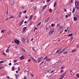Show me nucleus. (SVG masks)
Returning a JSON list of instances; mask_svg holds the SVG:
<instances>
[{
    "mask_svg": "<svg viewBox=\"0 0 79 79\" xmlns=\"http://www.w3.org/2000/svg\"><path fill=\"white\" fill-rule=\"evenodd\" d=\"M65 17H66V18H68V15H66L65 16Z\"/></svg>",
    "mask_w": 79,
    "mask_h": 79,
    "instance_id": "0e129e2a",
    "label": "nucleus"
},
{
    "mask_svg": "<svg viewBox=\"0 0 79 79\" xmlns=\"http://www.w3.org/2000/svg\"><path fill=\"white\" fill-rule=\"evenodd\" d=\"M23 22H24V20H22V21L20 22V23H23Z\"/></svg>",
    "mask_w": 79,
    "mask_h": 79,
    "instance_id": "5fc2aeb1",
    "label": "nucleus"
},
{
    "mask_svg": "<svg viewBox=\"0 0 79 79\" xmlns=\"http://www.w3.org/2000/svg\"><path fill=\"white\" fill-rule=\"evenodd\" d=\"M33 16L32 15H31V16L30 17V19H31V18H32V17Z\"/></svg>",
    "mask_w": 79,
    "mask_h": 79,
    "instance_id": "864d4df0",
    "label": "nucleus"
},
{
    "mask_svg": "<svg viewBox=\"0 0 79 79\" xmlns=\"http://www.w3.org/2000/svg\"><path fill=\"white\" fill-rule=\"evenodd\" d=\"M20 60H24V56H22L20 58Z\"/></svg>",
    "mask_w": 79,
    "mask_h": 79,
    "instance_id": "0eeeda50",
    "label": "nucleus"
},
{
    "mask_svg": "<svg viewBox=\"0 0 79 79\" xmlns=\"http://www.w3.org/2000/svg\"><path fill=\"white\" fill-rule=\"evenodd\" d=\"M76 50L73 49L72 51V53H74V52H76Z\"/></svg>",
    "mask_w": 79,
    "mask_h": 79,
    "instance_id": "aec40b11",
    "label": "nucleus"
},
{
    "mask_svg": "<svg viewBox=\"0 0 79 79\" xmlns=\"http://www.w3.org/2000/svg\"><path fill=\"white\" fill-rule=\"evenodd\" d=\"M75 10H76V7H74L73 8V11L72 12V13H74V12H75Z\"/></svg>",
    "mask_w": 79,
    "mask_h": 79,
    "instance_id": "9b49d317",
    "label": "nucleus"
},
{
    "mask_svg": "<svg viewBox=\"0 0 79 79\" xmlns=\"http://www.w3.org/2000/svg\"><path fill=\"white\" fill-rule=\"evenodd\" d=\"M9 66H11V63H9Z\"/></svg>",
    "mask_w": 79,
    "mask_h": 79,
    "instance_id": "680f3d73",
    "label": "nucleus"
},
{
    "mask_svg": "<svg viewBox=\"0 0 79 79\" xmlns=\"http://www.w3.org/2000/svg\"><path fill=\"white\" fill-rule=\"evenodd\" d=\"M50 18L49 17H48V18H47V19L48 20H49V19H50Z\"/></svg>",
    "mask_w": 79,
    "mask_h": 79,
    "instance_id": "6e6d98bb",
    "label": "nucleus"
},
{
    "mask_svg": "<svg viewBox=\"0 0 79 79\" xmlns=\"http://www.w3.org/2000/svg\"><path fill=\"white\" fill-rule=\"evenodd\" d=\"M19 18H21V15H19Z\"/></svg>",
    "mask_w": 79,
    "mask_h": 79,
    "instance_id": "13d9d810",
    "label": "nucleus"
},
{
    "mask_svg": "<svg viewBox=\"0 0 79 79\" xmlns=\"http://www.w3.org/2000/svg\"><path fill=\"white\" fill-rule=\"evenodd\" d=\"M6 78H7V79H9L10 77H8V76H7Z\"/></svg>",
    "mask_w": 79,
    "mask_h": 79,
    "instance_id": "bf43d9fd",
    "label": "nucleus"
},
{
    "mask_svg": "<svg viewBox=\"0 0 79 79\" xmlns=\"http://www.w3.org/2000/svg\"><path fill=\"white\" fill-rule=\"evenodd\" d=\"M41 22H39L37 25V27H39L41 24Z\"/></svg>",
    "mask_w": 79,
    "mask_h": 79,
    "instance_id": "6e6552de",
    "label": "nucleus"
},
{
    "mask_svg": "<svg viewBox=\"0 0 79 79\" xmlns=\"http://www.w3.org/2000/svg\"><path fill=\"white\" fill-rule=\"evenodd\" d=\"M34 61H35V63H37V60L35 59V60H34Z\"/></svg>",
    "mask_w": 79,
    "mask_h": 79,
    "instance_id": "e433bc0d",
    "label": "nucleus"
},
{
    "mask_svg": "<svg viewBox=\"0 0 79 79\" xmlns=\"http://www.w3.org/2000/svg\"><path fill=\"white\" fill-rule=\"evenodd\" d=\"M33 9H34V11H35L36 10H37V7H34V6H33Z\"/></svg>",
    "mask_w": 79,
    "mask_h": 79,
    "instance_id": "5701e85b",
    "label": "nucleus"
},
{
    "mask_svg": "<svg viewBox=\"0 0 79 79\" xmlns=\"http://www.w3.org/2000/svg\"><path fill=\"white\" fill-rule=\"evenodd\" d=\"M48 58V56H46V57H45L44 58V60H46V59H47V58Z\"/></svg>",
    "mask_w": 79,
    "mask_h": 79,
    "instance_id": "79ce46f5",
    "label": "nucleus"
},
{
    "mask_svg": "<svg viewBox=\"0 0 79 79\" xmlns=\"http://www.w3.org/2000/svg\"><path fill=\"white\" fill-rule=\"evenodd\" d=\"M54 26V23H52L51 24L52 27H53Z\"/></svg>",
    "mask_w": 79,
    "mask_h": 79,
    "instance_id": "37998d69",
    "label": "nucleus"
},
{
    "mask_svg": "<svg viewBox=\"0 0 79 79\" xmlns=\"http://www.w3.org/2000/svg\"><path fill=\"white\" fill-rule=\"evenodd\" d=\"M73 3V1L72 0L70 2V3Z\"/></svg>",
    "mask_w": 79,
    "mask_h": 79,
    "instance_id": "4d7b16f0",
    "label": "nucleus"
},
{
    "mask_svg": "<svg viewBox=\"0 0 79 79\" xmlns=\"http://www.w3.org/2000/svg\"><path fill=\"white\" fill-rule=\"evenodd\" d=\"M50 28L48 27H45V29H46V31H47V30H48V29H49Z\"/></svg>",
    "mask_w": 79,
    "mask_h": 79,
    "instance_id": "c85d7f7f",
    "label": "nucleus"
},
{
    "mask_svg": "<svg viewBox=\"0 0 79 79\" xmlns=\"http://www.w3.org/2000/svg\"><path fill=\"white\" fill-rule=\"evenodd\" d=\"M67 48H64L63 50H62L63 51V52H64V50H66V49Z\"/></svg>",
    "mask_w": 79,
    "mask_h": 79,
    "instance_id": "72a5a7b5",
    "label": "nucleus"
},
{
    "mask_svg": "<svg viewBox=\"0 0 79 79\" xmlns=\"http://www.w3.org/2000/svg\"><path fill=\"white\" fill-rule=\"evenodd\" d=\"M60 68L62 69H64V66H62Z\"/></svg>",
    "mask_w": 79,
    "mask_h": 79,
    "instance_id": "8fccbe9b",
    "label": "nucleus"
},
{
    "mask_svg": "<svg viewBox=\"0 0 79 79\" xmlns=\"http://www.w3.org/2000/svg\"><path fill=\"white\" fill-rule=\"evenodd\" d=\"M64 71V70H63V69H62L61 71H60V73H63Z\"/></svg>",
    "mask_w": 79,
    "mask_h": 79,
    "instance_id": "a878e982",
    "label": "nucleus"
},
{
    "mask_svg": "<svg viewBox=\"0 0 79 79\" xmlns=\"http://www.w3.org/2000/svg\"><path fill=\"white\" fill-rule=\"evenodd\" d=\"M48 20L47 19L44 21L45 23H47V22H48Z\"/></svg>",
    "mask_w": 79,
    "mask_h": 79,
    "instance_id": "4468645a",
    "label": "nucleus"
},
{
    "mask_svg": "<svg viewBox=\"0 0 79 79\" xmlns=\"http://www.w3.org/2000/svg\"><path fill=\"white\" fill-rule=\"evenodd\" d=\"M51 60H52L51 58H48L46 60V61H51Z\"/></svg>",
    "mask_w": 79,
    "mask_h": 79,
    "instance_id": "f8f14e48",
    "label": "nucleus"
},
{
    "mask_svg": "<svg viewBox=\"0 0 79 79\" xmlns=\"http://www.w3.org/2000/svg\"><path fill=\"white\" fill-rule=\"evenodd\" d=\"M15 76H16L15 77H16V79H18V75H15Z\"/></svg>",
    "mask_w": 79,
    "mask_h": 79,
    "instance_id": "7c9ffc66",
    "label": "nucleus"
},
{
    "mask_svg": "<svg viewBox=\"0 0 79 79\" xmlns=\"http://www.w3.org/2000/svg\"><path fill=\"white\" fill-rule=\"evenodd\" d=\"M60 29H63V26H62L60 25V27H59Z\"/></svg>",
    "mask_w": 79,
    "mask_h": 79,
    "instance_id": "2f4dec72",
    "label": "nucleus"
},
{
    "mask_svg": "<svg viewBox=\"0 0 79 79\" xmlns=\"http://www.w3.org/2000/svg\"><path fill=\"white\" fill-rule=\"evenodd\" d=\"M10 17L9 18V19H10V18H13L14 17H15V16H12V15H10Z\"/></svg>",
    "mask_w": 79,
    "mask_h": 79,
    "instance_id": "dca6fc26",
    "label": "nucleus"
},
{
    "mask_svg": "<svg viewBox=\"0 0 79 79\" xmlns=\"http://www.w3.org/2000/svg\"><path fill=\"white\" fill-rule=\"evenodd\" d=\"M43 59V57L42 56L40 57L39 58H38V63H40L41 61H42V60Z\"/></svg>",
    "mask_w": 79,
    "mask_h": 79,
    "instance_id": "7ed1b4c3",
    "label": "nucleus"
},
{
    "mask_svg": "<svg viewBox=\"0 0 79 79\" xmlns=\"http://www.w3.org/2000/svg\"><path fill=\"white\" fill-rule=\"evenodd\" d=\"M76 76H77V77H79V74H77H77H76Z\"/></svg>",
    "mask_w": 79,
    "mask_h": 79,
    "instance_id": "a18cd8bd",
    "label": "nucleus"
},
{
    "mask_svg": "<svg viewBox=\"0 0 79 79\" xmlns=\"http://www.w3.org/2000/svg\"><path fill=\"white\" fill-rule=\"evenodd\" d=\"M3 67H0V70L2 69H3Z\"/></svg>",
    "mask_w": 79,
    "mask_h": 79,
    "instance_id": "49530a36",
    "label": "nucleus"
},
{
    "mask_svg": "<svg viewBox=\"0 0 79 79\" xmlns=\"http://www.w3.org/2000/svg\"><path fill=\"white\" fill-rule=\"evenodd\" d=\"M31 76H32V77H34V75H33V74H31Z\"/></svg>",
    "mask_w": 79,
    "mask_h": 79,
    "instance_id": "338daca9",
    "label": "nucleus"
},
{
    "mask_svg": "<svg viewBox=\"0 0 79 79\" xmlns=\"http://www.w3.org/2000/svg\"><path fill=\"white\" fill-rule=\"evenodd\" d=\"M61 50H62V48L58 49L56 52V53H58V52H60V51H61Z\"/></svg>",
    "mask_w": 79,
    "mask_h": 79,
    "instance_id": "39448f33",
    "label": "nucleus"
},
{
    "mask_svg": "<svg viewBox=\"0 0 79 79\" xmlns=\"http://www.w3.org/2000/svg\"><path fill=\"white\" fill-rule=\"evenodd\" d=\"M23 13H22V12H20L19 13V15H22Z\"/></svg>",
    "mask_w": 79,
    "mask_h": 79,
    "instance_id": "473e14b6",
    "label": "nucleus"
},
{
    "mask_svg": "<svg viewBox=\"0 0 79 79\" xmlns=\"http://www.w3.org/2000/svg\"><path fill=\"white\" fill-rule=\"evenodd\" d=\"M56 3H57V2L56 1L54 4V6L55 7L56 6Z\"/></svg>",
    "mask_w": 79,
    "mask_h": 79,
    "instance_id": "ddd939ff",
    "label": "nucleus"
},
{
    "mask_svg": "<svg viewBox=\"0 0 79 79\" xmlns=\"http://www.w3.org/2000/svg\"><path fill=\"white\" fill-rule=\"evenodd\" d=\"M75 6L77 10H79V3L77 1L75 2Z\"/></svg>",
    "mask_w": 79,
    "mask_h": 79,
    "instance_id": "f257e3e1",
    "label": "nucleus"
},
{
    "mask_svg": "<svg viewBox=\"0 0 79 79\" xmlns=\"http://www.w3.org/2000/svg\"><path fill=\"white\" fill-rule=\"evenodd\" d=\"M33 23V22H30V23H29L30 26H31V25Z\"/></svg>",
    "mask_w": 79,
    "mask_h": 79,
    "instance_id": "58836bf2",
    "label": "nucleus"
},
{
    "mask_svg": "<svg viewBox=\"0 0 79 79\" xmlns=\"http://www.w3.org/2000/svg\"><path fill=\"white\" fill-rule=\"evenodd\" d=\"M14 42L15 43L17 44H19V41L16 39H15V40H14Z\"/></svg>",
    "mask_w": 79,
    "mask_h": 79,
    "instance_id": "20e7f679",
    "label": "nucleus"
},
{
    "mask_svg": "<svg viewBox=\"0 0 79 79\" xmlns=\"http://www.w3.org/2000/svg\"><path fill=\"white\" fill-rule=\"evenodd\" d=\"M66 73L65 72L62 75V76L64 77V76H66Z\"/></svg>",
    "mask_w": 79,
    "mask_h": 79,
    "instance_id": "6ab92c4d",
    "label": "nucleus"
},
{
    "mask_svg": "<svg viewBox=\"0 0 79 79\" xmlns=\"http://www.w3.org/2000/svg\"><path fill=\"white\" fill-rule=\"evenodd\" d=\"M73 19L74 21H77V18L76 17H74Z\"/></svg>",
    "mask_w": 79,
    "mask_h": 79,
    "instance_id": "423d86ee",
    "label": "nucleus"
},
{
    "mask_svg": "<svg viewBox=\"0 0 79 79\" xmlns=\"http://www.w3.org/2000/svg\"><path fill=\"white\" fill-rule=\"evenodd\" d=\"M2 54H3V55H5L6 56V55H7L6 54H5V52H2Z\"/></svg>",
    "mask_w": 79,
    "mask_h": 79,
    "instance_id": "bb28decb",
    "label": "nucleus"
},
{
    "mask_svg": "<svg viewBox=\"0 0 79 79\" xmlns=\"http://www.w3.org/2000/svg\"><path fill=\"white\" fill-rule=\"evenodd\" d=\"M14 70H15V66H13L12 68V70L14 71Z\"/></svg>",
    "mask_w": 79,
    "mask_h": 79,
    "instance_id": "f3484780",
    "label": "nucleus"
},
{
    "mask_svg": "<svg viewBox=\"0 0 79 79\" xmlns=\"http://www.w3.org/2000/svg\"><path fill=\"white\" fill-rule=\"evenodd\" d=\"M20 68H19V67H18V71L19 70H20Z\"/></svg>",
    "mask_w": 79,
    "mask_h": 79,
    "instance_id": "e2e57ef3",
    "label": "nucleus"
},
{
    "mask_svg": "<svg viewBox=\"0 0 79 79\" xmlns=\"http://www.w3.org/2000/svg\"><path fill=\"white\" fill-rule=\"evenodd\" d=\"M63 77V75H62V76L60 77V79H62Z\"/></svg>",
    "mask_w": 79,
    "mask_h": 79,
    "instance_id": "c756f323",
    "label": "nucleus"
},
{
    "mask_svg": "<svg viewBox=\"0 0 79 79\" xmlns=\"http://www.w3.org/2000/svg\"><path fill=\"white\" fill-rule=\"evenodd\" d=\"M68 53V52H64L63 54L64 55H66V53Z\"/></svg>",
    "mask_w": 79,
    "mask_h": 79,
    "instance_id": "f704fd0d",
    "label": "nucleus"
},
{
    "mask_svg": "<svg viewBox=\"0 0 79 79\" xmlns=\"http://www.w3.org/2000/svg\"><path fill=\"white\" fill-rule=\"evenodd\" d=\"M6 53H8L9 52V49L8 48L6 50Z\"/></svg>",
    "mask_w": 79,
    "mask_h": 79,
    "instance_id": "cd10ccee",
    "label": "nucleus"
},
{
    "mask_svg": "<svg viewBox=\"0 0 79 79\" xmlns=\"http://www.w3.org/2000/svg\"><path fill=\"white\" fill-rule=\"evenodd\" d=\"M22 24H23V23H22L21 22H20L19 24V27L21 26V25H22Z\"/></svg>",
    "mask_w": 79,
    "mask_h": 79,
    "instance_id": "393cba45",
    "label": "nucleus"
},
{
    "mask_svg": "<svg viewBox=\"0 0 79 79\" xmlns=\"http://www.w3.org/2000/svg\"><path fill=\"white\" fill-rule=\"evenodd\" d=\"M22 50H23V52H26V50H25V49H24L22 48Z\"/></svg>",
    "mask_w": 79,
    "mask_h": 79,
    "instance_id": "ea45409f",
    "label": "nucleus"
},
{
    "mask_svg": "<svg viewBox=\"0 0 79 79\" xmlns=\"http://www.w3.org/2000/svg\"><path fill=\"white\" fill-rule=\"evenodd\" d=\"M64 10L65 12L67 11V10H66V9H64Z\"/></svg>",
    "mask_w": 79,
    "mask_h": 79,
    "instance_id": "3c124183",
    "label": "nucleus"
},
{
    "mask_svg": "<svg viewBox=\"0 0 79 79\" xmlns=\"http://www.w3.org/2000/svg\"><path fill=\"white\" fill-rule=\"evenodd\" d=\"M25 19H28V17L27 16H25Z\"/></svg>",
    "mask_w": 79,
    "mask_h": 79,
    "instance_id": "a19ab883",
    "label": "nucleus"
},
{
    "mask_svg": "<svg viewBox=\"0 0 79 79\" xmlns=\"http://www.w3.org/2000/svg\"><path fill=\"white\" fill-rule=\"evenodd\" d=\"M74 38H73V37L72 36L71 38L70 39V41H72V40H73Z\"/></svg>",
    "mask_w": 79,
    "mask_h": 79,
    "instance_id": "2eb2a0df",
    "label": "nucleus"
},
{
    "mask_svg": "<svg viewBox=\"0 0 79 79\" xmlns=\"http://www.w3.org/2000/svg\"><path fill=\"white\" fill-rule=\"evenodd\" d=\"M60 26V24H58L56 26V27H58Z\"/></svg>",
    "mask_w": 79,
    "mask_h": 79,
    "instance_id": "b1692460",
    "label": "nucleus"
},
{
    "mask_svg": "<svg viewBox=\"0 0 79 79\" xmlns=\"http://www.w3.org/2000/svg\"><path fill=\"white\" fill-rule=\"evenodd\" d=\"M63 50H62L61 51H60V52L59 54H60V53H62V52H63Z\"/></svg>",
    "mask_w": 79,
    "mask_h": 79,
    "instance_id": "4c0bfd02",
    "label": "nucleus"
},
{
    "mask_svg": "<svg viewBox=\"0 0 79 79\" xmlns=\"http://www.w3.org/2000/svg\"><path fill=\"white\" fill-rule=\"evenodd\" d=\"M5 31V30H3L1 31V32L2 34H3V33H4Z\"/></svg>",
    "mask_w": 79,
    "mask_h": 79,
    "instance_id": "a211bd4d",
    "label": "nucleus"
},
{
    "mask_svg": "<svg viewBox=\"0 0 79 79\" xmlns=\"http://www.w3.org/2000/svg\"><path fill=\"white\" fill-rule=\"evenodd\" d=\"M72 35H73V34H69L68 35V36H72Z\"/></svg>",
    "mask_w": 79,
    "mask_h": 79,
    "instance_id": "c9c22d12",
    "label": "nucleus"
},
{
    "mask_svg": "<svg viewBox=\"0 0 79 79\" xmlns=\"http://www.w3.org/2000/svg\"><path fill=\"white\" fill-rule=\"evenodd\" d=\"M27 77H26V76H25L23 79H27Z\"/></svg>",
    "mask_w": 79,
    "mask_h": 79,
    "instance_id": "09e8293b",
    "label": "nucleus"
},
{
    "mask_svg": "<svg viewBox=\"0 0 79 79\" xmlns=\"http://www.w3.org/2000/svg\"><path fill=\"white\" fill-rule=\"evenodd\" d=\"M70 29V28H69V27H67L68 30V29Z\"/></svg>",
    "mask_w": 79,
    "mask_h": 79,
    "instance_id": "774afa93",
    "label": "nucleus"
},
{
    "mask_svg": "<svg viewBox=\"0 0 79 79\" xmlns=\"http://www.w3.org/2000/svg\"><path fill=\"white\" fill-rule=\"evenodd\" d=\"M47 2H50V0H47Z\"/></svg>",
    "mask_w": 79,
    "mask_h": 79,
    "instance_id": "69168bd1",
    "label": "nucleus"
},
{
    "mask_svg": "<svg viewBox=\"0 0 79 79\" xmlns=\"http://www.w3.org/2000/svg\"><path fill=\"white\" fill-rule=\"evenodd\" d=\"M54 31L55 30L53 29H51L48 34V35H51L53 33V32H54Z\"/></svg>",
    "mask_w": 79,
    "mask_h": 79,
    "instance_id": "f03ea898",
    "label": "nucleus"
},
{
    "mask_svg": "<svg viewBox=\"0 0 79 79\" xmlns=\"http://www.w3.org/2000/svg\"><path fill=\"white\" fill-rule=\"evenodd\" d=\"M47 8V5H45L42 8V10H45Z\"/></svg>",
    "mask_w": 79,
    "mask_h": 79,
    "instance_id": "1a4fd4ad",
    "label": "nucleus"
},
{
    "mask_svg": "<svg viewBox=\"0 0 79 79\" xmlns=\"http://www.w3.org/2000/svg\"><path fill=\"white\" fill-rule=\"evenodd\" d=\"M49 10L50 13H52V10L51 9H50Z\"/></svg>",
    "mask_w": 79,
    "mask_h": 79,
    "instance_id": "412c9836",
    "label": "nucleus"
},
{
    "mask_svg": "<svg viewBox=\"0 0 79 79\" xmlns=\"http://www.w3.org/2000/svg\"><path fill=\"white\" fill-rule=\"evenodd\" d=\"M17 60H14L13 61L14 63H16V62H17Z\"/></svg>",
    "mask_w": 79,
    "mask_h": 79,
    "instance_id": "c03bdc74",
    "label": "nucleus"
},
{
    "mask_svg": "<svg viewBox=\"0 0 79 79\" xmlns=\"http://www.w3.org/2000/svg\"><path fill=\"white\" fill-rule=\"evenodd\" d=\"M27 12V10H25V11H23L24 13H26Z\"/></svg>",
    "mask_w": 79,
    "mask_h": 79,
    "instance_id": "603ef678",
    "label": "nucleus"
},
{
    "mask_svg": "<svg viewBox=\"0 0 79 79\" xmlns=\"http://www.w3.org/2000/svg\"><path fill=\"white\" fill-rule=\"evenodd\" d=\"M3 62H5V60H2L0 61V64H2V63H3Z\"/></svg>",
    "mask_w": 79,
    "mask_h": 79,
    "instance_id": "4be33fe9",
    "label": "nucleus"
},
{
    "mask_svg": "<svg viewBox=\"0 0 79 79\" xmlns=\"http://www.w3.org/2000/svg\"><path fill=\"white\" fill-rule=\"evenodd\" d=\"M27 29V27H24L23 29V31L24 32L25 31V30H26V29Z\"/></svg>",
    "mask_w": 79,
    "mask_h": 79,
    "instance_id": "9d476101",
    "label": "nucleus"
},
{
    "mask_svg": "<svg viewBox=\"0 0 79 79\" xmlns=\"http://www.w3.org/2000/svg\"><path fill=\"white\" fill-rule=\"evenodd\" d=\"M9 18L8 17V16H7V19L5 20V21H7V20H8V19H9Z\"/></svg>",
    "mask_w": 79,
    "mask_h": 79,
    "instance_id": "de8ad7c7",
    "label": "nucleus"
},
{
    "mask_svg": "<svg viewBox=\"0 0 79 79\" xmlns=\"http://www.w3.org/2000/svg\"><path fill=\"white\" fill-rule=\"evenodd\" d=\"M32 50L34 51V52H35V50L34 48H32Z\"/></svg>",
    "mask_w": 79,
    "mask_h": 79,
    "instance_id": "052dcab7",
    "label": "nucleus"
}]
</instances>
